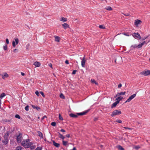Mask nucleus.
<instances>
[{
    "label": "nucleus",
    "instance_id": "nucleus-1",
    "mask_svg": "<svg viewBox=\"0 0 150 150\" xmlns=\"http://www.w3.org/2000/svg\"><path fill=\"white\" fill-rule=\"evenodd\" d=\"M88 112V111H85L81 112L76 113V114L71 113L69 115L71 117L76 118L79 115H86Z\"/></svg>",
    "mask_w": 150,
    "mask_h": 150
},
{
    "label": "nucleus",
    "instance_id": "nucleus-2",
    "mask_svg": "<svg viewBox=\"0 0 150 150\" xmlns=\"http://www.w3.org/2000/svg\"><path fill=\"white\" fill-rule=\"evenodd\" d=\"M33 144L32 142H29V143H28L24 141L21 143V145L25 148H29Z\"/></svg>",
    "mask_w": 150,
    "mask_h": 150
},
{
    "label": "nucleus",
    "instance_id": "nucleus-3",
    "mask_svg": "<svg viewBox=\"0 0 150 150\" xmlns=\"http://www.w3.org/2000/svg\"><path fill=\"white\" fill-rule=\"evenodd\" d=\"M122 113L120 111H119L117 110H114L111 114V116L113 117L117 115H118L121 114Z\"/></svg>",
    "mask_w": 150,
    "mask_h": 150
},
{
    "label": "nucleus",
    "instance_id": "nucleus-4",
    "mask_svg": "<svg viewBox=\"0 0 150 150\" xmlns=\"http://www.w3.org/2000/svg\"><path fill=\"white\" fill-rule=\"evenodd\" d=\"M140 74L141 75L144 76H147L150 75V70H144L140 72Z\"/></svg>",
    "mask_w": 150,
    "mask_h": 150
},
{
    "label": "nucleus",
    "instance_id": "nucleus-5",
    "mask_svg": "<svg viewBox=\"0 0 150 150\" xmlns=\"http://www.w3.org/2000/svg\"><path fill=\"white\" fill-rule=\"evenodd\" d=\"M22 134L19 133L18 135L17 136V142L18 143H20L22 141Z\"/></svg>",
    "mask_w": 150,
    "mask_h": 150
},
{
    "label": "nucleus",
    "instance_id": "nucleus-6",
    "mask_svg": "<svg viewBox=\"0 0 150 150\" xmlns=\"http://www.w3.org/2000/svg\"><path fill=\"white\" fill-rule=\"evenodd\" d=\"M132 35L135 38H138L140 40H141V36L140 34L138 33H133L132 34Z\"/></svg>",
    "mask_w": 150,
    "mask_h": 150
},
{
    "label": "nucleus",
    "instance_id": "nucleus-7",
    "mask_svg": "<svg viewBox=\"0 0 150 150\" xmlns=\"http://www.w3.org/2000/svg\"><path fill=\"white\" fill-rule=\"evenodd\" d=\"M15 41H13L12 42V45L13 46L15 47L16 46V45L18 44L19 43V40L18 38H14Z\"/></svg>",
    "mask_w": 150,
    "mask_h": 150
},
{
    "label": "nucleus",
    "instance_id": "nucleus-8",
    "mask_svg": "<svg viewBox=\"0 0 150 150\" xmlns=\"http://www.w3.org/2000/svg\"><path fill=\"white\" fill-rule=\"evenodd\" d=\"M136 94H134L130 96L129 97V98L125 102V103L130 102L131 100H132L134 98H135L136 97Z\"/></svg>",
    "mask_w": 150,
    "mask_h": 150
},
{
    "label": "nucleus",
    "instance_id": "nucleus-9",
    "mask_svg": "<svg viewBox=\"0 0 150 150\" xmlns=\"http://www.w3.org/2000/svg\"><path fill=\"white\" fill-rule=\"evenodd\" d=\"M139 45H137V44H134L132 45L130 47V50H134L135 48H140V47L139 46Z\"/></svg>",
    "mask_w": 150,
    "mask_h": 150
},
{
    "label": "nucleus",
    "instance_id": "nucleus-10",
    "mask_svg": "<svg viewBox=\"0 0 150 150\" xmlns=\"http://www.w3.org/2000/svg\"><path fill=\"white\" fill-rule=\"evenodd\" d=\"M86 59H85V57H84L81 61V66H82V67H85V63H86Z\"/></svg>",
    "mask_w": 150,
    "mask_h": 150
},
{
    "label": "nucleus",
    "instance_id": "nucleus-11",
    "mask_svg": "<svg viewBox=\"0 0 150 150\" xmlns=\"http://www.w3.org/2000/svg\"><path fill=\"white\" fill-rule=\"evenodd\" d=\"M4 140H3L2 142L4 144L6 145L8 143V140L7 138V137H4Z\"/></svg>",
    "mask_w": 150,
    "mask_h": 150
},
{
    "label": "nucleus",
    "instance_id": "nucleus-12",
    "mask_svg": "<svg viewBox=\"0 0 150 150\" xmlns=\"http://www.w3.org/2000/svg\"><path fill=\"white\" fill-rule=\"evenodd\" d=\"M142 22V21L141 20H137L135 21L134 24L135 25H136L137 26L139 25L140 23Z\"/></svg>",
    "mask_w": 150,
    "mask_h": 150
},
{
    "label": "nucleus",
    "instance_id": "nucleus-13",
    "mask_svg": "<svg viewBox=\"0 0 150 150\" xmlns=\"http://www.w3.org/2000/svg\"><path fill=\"white\" fill-rule=\"evenodd\" d=\"M33 64L36 67H40L41 65L40 63L38 62H34Z\"/></svg>",
    "mask_w": 150,
    "mask_h": 150
},
{
    "label": "nucleus",
    "instance_id": "nucleus-14",
    "mask_svg": "<svg viewBox=\"0 0 150 150\" xmlns=\"http://www.w3.org/2000/svg\"><path fill=\"white\" fill-rule=\"evenodd\" d=\"M8 75L6 73H5L4 75H2V77L3 79H5L6 78L8 77Z\"/></svg>",
    "mask_w": 150,
    "mask_h": 150
},
{
    "label": "nucleus",
    "instance_id": "nucleus-15",
    "mask_svg": "<svg viewBox=\"0 0 150 150\" xmlns=\"http://www.w3.org/2000/svg\"><path fill=\"white\" fill-rule=\"evenodd\" d=\"M118 101H116L115 102L113 103L111 107L112 108L115 107L119 103Z\"/></svg>",
    "mask_w": 150,
    "mask_h": 150
},
{
    "label": "nucleus",
    "instance_id": "nucleus-16",
    "mask_svg": "<svg viewBox=\"0 0 150 150\" xmlns=\"http://www.w3.org/2000/svg\"><path fill=\"white\" fill-rule=\"evenodd\" d=\"M37 133L38 134V135L39 137H40L41 138H43V135L42 133L40 131H38Z\"/></svg>",
    "mask_w": 150,
    "mask_h": 150
},
{
    "label": "nucleus",
    "instance_id": "nucleus-17",
    "mask_svg": "<svg viewBox=\"0 0 150 150\" xmlns=\"http://www.w3.org/2000/svg\"><path fill=\"white\" fill-rule=\"evenodd\" d=\"M31 106L34 109H36L38 110H40V108L38 106H35L33 105H32Z\"/></svg>",
    "mask_w": 150,
    "mask_h": 150
},
{
    "label": "nucleus",
    "instance_id": "nucleus-18",
    "mask_svg": "<svg viewBox=\"0 0 150 150\" xmlns=\"http://www.w3.org/2000/svg\"><path fill=\"white\" fill-rule=\"evenodd\" d=\"M62 25L65 29L69 27V25L66 23H64Z\"/></svg>",
    "mask_w": 150,
    "mask_h": 150
},
{
    "label": "nucleus",
    "instance_id": "nucleus-19",
    "mask_svg": "<svg viewBox=\"0 0 150 150\" xmlns=\"http://www.w3.org/2000/svg\"><path fill=\"white\" fill-rule=\"evenodd\" d=\"M53 144L54 146H55L57 147H59L60 146V144H59L56 143L55 141H54L53 142Z\"/></svg>",
    "mask_w": 150,
    "mask_h": 150
},
{
    "label": "nucleus",
    "instance_id": "nucleus-20",
    "mask_svg": "<svg viewBox=\"0 0 150 150\" xmlns=\"http://www.w3.org/2000/svg\"><path fill=\"white\" fill-rule=\"evenodd\" d=\"M55 41L57 42H59L60 40V37L57 36H54Z\"/></svg>",
    "mask_w": 150,
    "mask_h": 150
},
{
    "label": "nucleus",
    "instance_id": "nucleus-21",
    "mask_svg": "<svg viewBox=\"0 0 150 150\" xmlns=\"http://www.w3.org/2000/svg\"><path fill=\"white\" fill-rule=\"evenodd\" d=\"M58 133L59 134V137L60 138L62 139L63 140H64L65 138L64 137V136H63L59 132H58Z\"/></svg>",
    "mask_w": 150,
    "mask_h": 150
},
{
    "label": "nucleus",
    "instance_id": "nucleus-22",
    "mask_svg": "<svg viewBox=\"0 0 150 150\" xmlns=\"http://www.w3.org/2000/svg\"><path fill=\"white\" fill-rule=\"evenodd\" d=\"M123 98V97L121 96H119L116 98V100L117 101H118L119 103L120 100H121Z\"/></svg>",
    "mask_w": 150,
    "mask_h": 150
},
{
    "label": "nucleus",
    "instance_id": "nucleus-23",
    "mask_svg": "<svg viewBox=\"0 0 150 150\" xmlns=\"http://www.w3.org/2000/svg\"><path fill=\"white\" fill-rule=\"evenodd\" d=\"M60 20L62 21L66 22L67 21V18L64 17H62L61 18Z\"/></svg>",
    "mask_w": 150,
    "mask_h": 150
},
{
    "label": "nucleus",
    "instance_id": "nucleus-24",
    "mask_svg": "<svg viewBox=\"0 0 150 150\" xmlns=\"http://www.w3.org/2000/svg\"><path fill=\"white\" fill-rule=\"evenodd\" d=\"M91 82L93 83H94L96 85H97L98 84V83L96 81L94 80V79H92L91 80Z\"/></svg>",
    "mask_w": 150,
    "mask_h": 150
},
{
    "label": "nucleus",
    "instance_id": "nucleus-25",
    "mask_svg": "<svg viewBox=\"0 0 150 150\" xmlns=\"http://www.w3.org/2000/svg\"><path fill=\"white\" fill-rule=\"evenodd\" d=\"M6 96V94L5 93H2L0 95V98L2 99L4 97Z\"/></svg>",
    "mask_w": 150,
    "mask_h": 150
},
{
    "label": "nucleus",
    "instance_id": "nucleus-26",
    "mask_svg": "<svg viewBox=\"0 0 150 150\" xmlns=\"http://www.w3.org/2000/svg\"><path fill=\"white\" fill-rule=\"evenodd\" d=\"M117 147L119 150H125L124 148H123L121 145H118Z\"/></svg>",
    "mask_w": 150,
    "mask_h": 150
},
{
    "label": "nucleus",
    "instance_id": "nucleus-27",
    "mask_svg": "<svg viewBox=\"0 0 150 150\" xmlns=\"http://www.w3.org/2000/svg\"><path fill=\"white\" fill-rule=\"evenodd\" d=\"M62 143L65 146H66L67 145V144L68 143V142L67 141H65L64 140L62 141Z\"/></svg>",
    "mask_w": 150,
    "mask_h": 150
},
{
    "label": "nucleus",
    "instance_id": "nucleus-28",
    "mask_svg": "<svg viewBox=\"0 0 150 150\" xmlns=\"http://www.w3.org/2000/svg\"><path fill=\"white\" fill-rule=\"evenodd\" d=\"M145 41H144L142 42L139 44V46L140 47V48H141L142 47V46L145 43Z\"/></svg>",
    "mask_w": 150,
    "mask_h": 150
},
{
    "label": "nucleus",
    "instance_id": "nucleus-29",
    "mask_svg": "<svg viewBox=\"0 0 150 150\" xmlns=\"http://www.w3.org/2000/svg\"><path fill=\"white\" fill-rule=\"evenodd\" d=\"M106 9L109 11H111L112 9V7L110 6H108Z\"/></svg>",
    "mask_w": 150,
    "mask_h": 150
},
{
    "label": "nucleus",
    "instance_id": "nucleus-30",
    "mask_svg": "<svg viewBox=\"0 0 150 150\" xmlns=\"http://www.w3.org/2000/svg\"><path fill=\"white\" fill-rule=\"evenodd\" d=\"M22 149V147L21 146H18L16 147V150H21Z\"/></svg>",
    "mask_w": 150,
    "mask_h": 150
},
{
    "label": "nucleus",
    "instance_id": "nucleus-31",
    "mask_svg": "<svg viewBox=\"0 0 150 150\" xmlns=\"http://www.w3.org/2000/svg\"><path fill=\"white\" fill-rule=\"evenodd\" d=\"M126 93V92L125 91V92H121L120 93H119V95H124Z\"/></svg>",
    "mask_w": 150,
    "mask_h": 150
},
{
    "label": "nucleus",
    "instance_id": "nucleus-32",
    "mask_svg": "<svg viewBox=\"0 0 150 150\" xmlns=\"http://www.w3.org/2000/svg\"><path fill=\"white\" fill-rule=\"evenodd\" d=\"M99 27L100 29H104L105 28V27L103 25H99Z\"/></svg>",
    "mask_w": 150,
    "mask_h": 150
},
{
    "label": "nucleus",
    "instance_id": "nucleus-33",
    "mask_svg": "<svg viewBox=\"0 0 150 150\" xmlns=\"http://www.w3.org/2000/svg\"><path fill=\"white\" fill-rule=\"evenodd\" d=\"M51 125L53 126H55L56 125V123L54 122H52L51 123Z\"/></svg>",
    "mask_w": 150,
    "mask_h": 150
},
{
    "label": "nucleus",
    "instance_id": "nucleus-34",
    "mask_svg": "<svg viewBox=\"0 0 150 150\" xmlns=\"http://www.w3.org/2000/svg\"><path fill=\"white\" fill-rule=\"evenodd\" d=\"M59 119L61 120H63V118L62 116H61L60 114H59Z\"/></svg>",
    "mask_w": 150,
    "mask_h": 150
},
{
    "label": "nucleus",
    "instance_id": "nucleus-35",
    "mask_svg": "<svg viewBox=\"0 0 150 150\" xmlns=\"http://www.w3.org/2000/svg\"><path fill=\"white\" fill-rule=\"evenodd\" d=\"M15 117L16 118L20 119L21 118V117L19 115L16 114L15 116Z\"/></svg>",
    "mask_w": 150,
    "mask_h": 150
},
{
    "label": "nucleus",
    "instance_id": "nucleus-36",
    "mask_svg": "<svg viewBox=\"0 0 150 150\" xmlns=\"http://www.w3.org/2000/svg\"><path fill=\"white\" fill-rule=\"evenodd\" d=\"M60 97L64 99L65 97L64 95L62 93L60 95Z\"/></svg>",
    "mask_w": 150,
    "mask_h": 150
},
{
    "label": "nucleus",
    "instance_id": "nucleus-37",
    "mask_svg": "<svg viewBox=\"0 0 150 150\" xmlns=\"http://www.w3.org/2000/svg\"><path fill=\"white\" fill-rule=\"evenodd\" d=\"M3 47L4 50H7V46L6 45H4Z\"/></svg>",
    "mask_w": 150,
    "mask_h": 150
},
{
    "label": "nucleus",
    "instance_id": "nucleus-38",
    "mask_svg": "<svg viewBox=\"0 0 150 150\" xmlns=\"http://www.w3.org/2000/svg\"><path fill=\"white\" fill-rule=\"evenodd\" d=\"M41 147H38L35 150H41Z\"/></svg>",
    "mask_w": 150,
    "mask_h": 150
},
{
    "label": "nucleus",
    "instance_id": "nucleus-39",
    "mask_svg": "<svg viewBox=\"0 0 150 150\" xmlns=\"http://www.w3.org/2000/svg\"><path fill=\"white\" fill-rule=\"evenodd\" d=\"M25 109L26 111H28L29 110V106L28 105L26 106L25 108Z\"/></svg>",
    "mask_w": 150,
    "mask_h": 150
},
{
    "label": "nucleus",
    "instance_id": "nucleus-40",
    "mask_svg": "<svg viewBox=\"0 0 150 150\" xmlns=\"http://www.w3.org/2000/svg\"><path fill=\"white\" fill-rule=\"evenodd\" d=\"M116 121L119 123H121L122 122V121L120 120H117Z\"/></svg>",
    "mask_w": 150,
    "mask_h": 150
},
{
    "label": "nucleus",
    "instance_id": "nucleus-41",
    "mask_svg": "<svg viewBox=\"0 0 150 150\" xmlns=\"http://www.w3.org/2000/svg\"><path fill=\"white\" fill-rule=\"evenodd\" d=\"M123 128H124L125 129H128L129 130H132V129L129 127H123Z\"/></svg>",
    "mask_w": 150,
    "mask_h": 150
},
{
    "label": "nucleus",
    "instance_id": "nucleus-42",
    "mask_svg": "<svg viewBox=\"0 0 150 150\" xmlns=\"http://www.w3.org/2000/svg\"><path fill=\"white\" fill-rule=\"evenodd\" d=\"M40 93L43 97H45V95H44V93L43 92L40 91Z\"/></svg>",
    "mask_w": 150,
    "mask_h": 150
},
{
    "label": "nucleus",
    "instance_id": "nucleus-43",
    "mask_svg": "<svg viewBox=\"0 0 150 150\" xmlns=\"http://www.w3.org/2000/svg\"><path fill=\"white\" fill-rule=\"evenodd\" d=\"M140 148V146H136L134 147V148L137 150L139 149Z\"/></svg>",
    "mask_w": 150,
    "mask_h": 150
},
{
    "label": "nucleus",
    "instance_id": "nucleus-44",
    "mask_svg": "<svg viewBox=\"0 0 150 150\" xmlns=\"http://www.w3.org/2000/svg\"><path fill=\"white\" fill-rule=\"evenodd\" d=\"M11 119H8V120L6 119L4 120V121L5 122H11Z\"/></svg>",
    "mask_w": 150,
    "mask_h": 150
},
{
    "label": "nucleus",
    "instance_id": "nucleus-45",
    "mask_svg": "<svg viewBox=\"0 0 150 150\" xmlns=\"http://www.w3.org/2000/svg\"><path fill=\"white\" fill-rule=\"evenodd\" d=\"M35 93L38 96H39V93L38 91H36L35 92Z\"/></svg>",
    "mask_w": 150,
    "mask_h": 150
},
{
    "label": "nucleus",
    "instance_id": "nucleus-46",
    "mask_svg": "<svg viewBox=\"0 0 150 150\" xmlns=\"http://www.w3.org/2000/svg\"><path fill=\"white\" fill-rule=\"evenodd\" d=\"M29 139H27L25 140H24V141H25L26 142H27L28 143H29Z\"/></svg>",
    "mask_w": 150,
    "mask_h": 150
},
{
    "label": "nucleus",
    "instance_id": "nucleus-47",
    "mask_svg": "<svg viewBox=\"0 0 150 150\" xmlns=\"http://www.w3.org/2000/svg\"><path fill=\"white\" fill-rule=\"evenodd\" d=\"M77 71L76 70H74L72 72V74H76V72Z\"/></svg>",
    "mask_w": 150,
    "mask_h": 150
},
{
    "label": "nucleus",
    "instance_id": "nucleus-48",
    "mask_svg": "<svg viewBox=\"0 0 150 150\" xmlns=\"http://www.w3.org/2000/svg\"><path fill=\"white\" fill-rule=\"evenodd\" d=\"M6 43L7 44H8L9 43V40H8V38H6Z\"/></svg>",
    "mask_w": 150,
    "mask_h": 150
},
{
    "label": "nucleus",
    "instance_id": "nucleus-49",
    "mask_svg": "<svg viewBox=\"0 0 150 150\" xmlns=\"http://www.w3.org/2000/svg\"><path fill=\"white\" fill-rule=\"evenodd\" d=\"M122 86V85L121 83H119L118 85V88H120Z\"/></svg>",
    "mask_w": 150,
    "mask_h": 150
},
{
    "label": "nucleus",
    "instance_id": "nucleus-50",
    "mask_svg": "<svg viewBox=\"0 0 150 150\" xmlns=\"http://www.w3.org/2000/svg\"><path fill=\"white\" fill-rule=\"evenodd\" d=\"M125 16H128L129 15V13H127L124 14Z\"/></svg>",
    "mask_w": 150,
    "mask_h": 150
},
{
    "label": "nucleus",
    "instance_id": "nucleus-51",
    "mask_svg": "<svg viewBox=\"0 0 150 150\" xmlns=\"http://www.w3.org/2000/svg\"><path fill=\"white\" fill-rule=\"evenodd\" d=\"M47 118V117L46 116V115H45L44 116L42 117V120H43L45 118Z\"/></svg>",
    "mask_w": 150,
    "mask_h": 150
},
{
    "label": "nucleus",
    "instance_id": "nucleus-52",
    "mask_svg": "<svg viewBox=\"0 0 150 150\" xmlns=\"http://www.w3.org/2000/svg\"><path fill=\"white\" fill-rule=\"evenodd\" d=\"M65 63L66 64H69V61L68 60H66Z\"/></svg>",
    "mask_w": 150,
    "mask_h": 150
},
{
    "label": "nucleus",
    "instance_id": "nucleus-53",
    "mask_svg": "<svg viewBox=\"0 0 150 150\" xmlns=\"http://www.w3.org/2000/svg\"><path fill=\"white\" fill-rule=\"evenodd\" d=\"M60 131L62 132H66L65 130L63 129H61Z\"/></svg>",
    "mask_w": 150,
    "mask_h": 150
},
{
    "label": "nucleus",
    "instance_id": "nucleus-54",
    "mask_svg": "<svg viewBox=\"0 0 150 150\" xmlns=\"http://www.w3.org/2000/svg\"><path fill=\"white\" fill-rule=\"evenodd\" d=\"M123 34L126 36H129V35L127 33H123Z\"/></svg>",
    "mask_w": 150,
    "mask_h": 150
},
{
    "label": "nucleus",
    "instance_id": "nucleus-55",
    "mask_svg": "<svg viewBox=\"0 0 150 150\" xmlns=\"http://www.w3.org/2000/svg\"><path fill=\"white\" fill-rule=\"evenodd\" d=\"M30 148L31 149H34L35 148V147L33 146H30Z\"/></svg>",
    "mask_w": 150,
    "mask_h": 150
},
{
    "label": "nucleus",
    "instance_id": "nucleus-56",
    "mask_svg": "<svg viewBox=\"0 0 150 150\" xmlns=\"http://www.w3.org/2000/svg\"><path fill=\"white\" fill-rule=\"evenodd\" d=\"M48 65L51 68H52V64L51 63L49 64Z\"/></svg>",
    "mask_w": 150,
    "mask_h": 150
},
{
    "label": "nucleus",
    "instance_id": "nucleus-57",
    "mask_svg": "<svg viewBox=\"0 0 150 150\" xmlns=\"http://www.w3.org/2000/svg\"><path fill=\"white\" fill-rule=\"evenodd\" d=\"M120 96V95H119V93H117V94L114 97L115 98H116V97L119 96Z\"/></svg>",
    "mask_w": 150,
    "mask_h": 150
},
{
    "label": "nucleus",
    "instance_id": "nucleus-58",
    "mask_svg": "<svg viewBox=\"0 0 150 150\" xmlns=\"http://www.w3.org/2000/svg\"><path fill=\"white\" fill-rule=\"evenodd\" d=\"M66 136L68 138H69L70 137V134H67L66 135Z\"/></svg>",
    "mask_w": 150,
    "mask_h": 150
},
{
    "label": "nucleus",
    "instance_id": "nucleus-59",
    "mask_svg": "<svg viewBox=\"0 0 150 150\" xmlns=\"http://www.w3.org/2000/svg\"><path fill=\"white\" fill-rule=\"evenodd\" d=\"M17 49H15L13 51V52H17Z\"/></svg>",
    "mask_w": 150,
    "mask_h": 150
},
{
    "label": "nucleus",
    "instance_id": "nucleus-60",
    "mask_svg": "<svg viewBox=\"0 0 150 150\" xmlns=\"http://www.w3.org/2000/svg\"><path fill=\"white\" fill-rule=\"evenodd\" d=\"M21 75L23 76H24L25 75L24 73L23 72H21Z\"/></svg>",
    "mask_w": 150,
    "mask_h": 150
},
{
    "label": "nucleus",
    "instance_id": "nucleus-61",
    "mask_svg": "<svg viewBox=\"0 0 150 150\" xmlns=\"http://www.w3.org/2000/svg\"><path fill=\"white\" fill-rule=\"evenodd\" d=\"M147 38V37H144L142 40H144L146 39Z\"/></svg>",
    "mask_w": 150,
    "mask_h": 150
},
{
    "label": "nucleus",
    "instance_id": "nucleus-62",
    "mask_svg": "<svg viewBox=\"0 0 150 150\" xmlns=\"http://www.w3.org/2000/svg\"><path fill=\"white\" fill-rule=\"evenodd\" d=\"M1 100L0 99V106L1 105Z\"/></svg>",
    "mask_w": 150,
    "mask_h": 150
},
{
    "label": "nucleus",
    "instance_id": "nucleus-63",
    "mask_svg": "<svg viewBox=\"0 0 150 150\" xmlns=\"http://www.w3.org/2000/svg\"><path fill=\"white\" fill-rule=\"evenodd\" d=\"M38 119H39L40 118V117H38Z\"/></svg>",
    "mask_w": 150,
    "mask_h": 150
},
{
    "label": "nucleus",
    "instance_id": "nucleus-64",
    "mask_svg": "<svg viewBox=\"0 0 150 150\" xmlns=\"http://www.w3.org/2000/svg\"><path fill=\"white\" fill-rule=\"evenodd\" d=\"M29 45V44H28L27 45H27Z\"/></svg>",
    "mask_w": 150,
    "mask_h": 150
}]
</instances>
